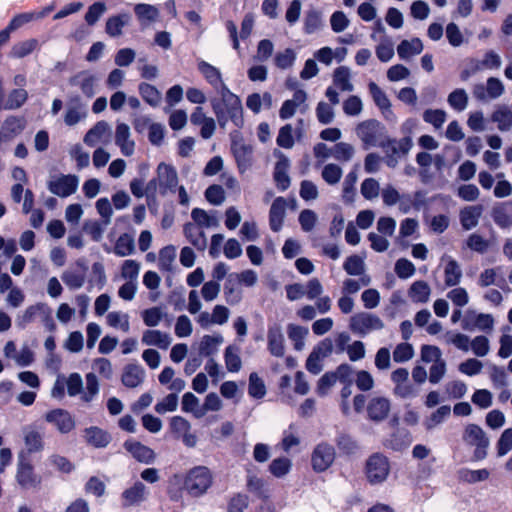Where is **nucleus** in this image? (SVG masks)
<instances>
[{
	"instance_id": "1",
	"label": "nucleus",
	"mask_w": 512,
	"mask_h": 512,
	"mask_svg": "<svg viewBox=\"0 0 512 512\" xmlns=\"http://www.w3.org/2000/svg\"><path fill=\"white\" fill-rule=\"evenodd\" d=\"M212 108L219 125L225 128L228 122H232L240 128L244 124L243 107L238 96L225 89L221 91V100H213Z\"/></svg>"
},
{
	"instance_id": "2",
	"label": "nucleus",
	"mask_w": 512,
	"mask_h": 512,
	"mask_svg": "<svg viewBox=\"0 0 512 512\" xmlns=\"http://www.w3.org/2000/svg\"><path fill=\"white\" fill-rule=\"evenodd\" d=\"M93 372L86 375L85 392L82 401L89 403L99 393V381L96 374L104 379H110L113 375L112 363L106 358H97L92 363Z\"/></svg>"
},
{
	"instance_id": "3",
	"label": "nucleus",
	"mask_w": 512,
	"mask_h": 512,
	"mask_svg": "<svg viewBox=\"0 0 512 512\" xmlns=\"http://www.w3.org/2000/svg\"><path fill=\"white\" fill-rule=\"evenodd\" d=\"M156 174V177L147 184V192L158 190L162 196H165L175 191L178 185V174L173 166L162 162L158 165Z\"/></svg>"
},
{
	"instance_id": "4",
	"label": "nucleus",
	"mask_w": 512,
	"mask_h": 512,
	"mask_svg": "<svg viewBox=\"0 0 512 512\" xmlns=\"http://www.w3.org/2000/svg\"><path fill=\"white\" fill-rule=\"evenodd\" d=\"M15 480L22 490H37L42 484V477L35 472L33 464L22 454L18 455Z\"/></svg>"
},
{
	"instance_id": "5",
	"label": "nucleus",
	"mask_w": 512,
	"mask_h": 512,
	"mask_svg": "<svg viewBox=\"0 0 512 512\" xmlns=\"http://www.w3.org/2000/svg\"><path fill=\"white\" fill-rule=\"evenodd\" d=\"M390 462L381 453H374L368 457L365 463V475L371 485L385 482L390 474Z\"/></svg>"
},
{
	"instance_id": "6",
	"label": "nucleus",
	"mask_w": 512,
	"mask_h": 512,
	"mask_svg": "<svg viewBox=\"0 0 512 512\" xmlns=\"http://www.w3.org/2000/svg\"><path fill=\"white\" fill-rule=\"evenodd\" d=\"M212 484V475L208 468L199 466L189 471L184 487L193 497L203 495Z\"/></svg>"
},
{
	"instance_id": "7",
	"label": "nucleus",
	"mask_w": 512,
	"mask_h": 512,
	"mask_svg": "<svg viewBox=\"0 0 512 512\" xmlns=\"http://www.w3.org/2000/svg\"><path fill=\"white\" fill-rule=\"evenodd\" d=\"M355 131L365 148L380 146L383 141L384 127L377 120L369 119L360 122Z\"/></svg>"
},
{
	"instance_id": "8",
	"label": "nucleus",
	"mask_w": 512,
	"mask_h": 512,
	"mask_svg": "<svg viewBox=\"0 0 512 512\" xmlns=\"http://www.w3.org/2000/svg\"><path fill=\"white\" fill-rule=\"evenodd\" d=\"M463 441L475 447L474 458L482 460L487 456V448L490 444L488 437L481 427L469 424L463 432Z\"/></svg>"
},
{
	"instance_id": "9",
	"label": "nucleus",
	"mask_w": 512,
	"mask_h": 512,
	"mask_svg": "<svg viewBox=\"0 0 512 512\" xmlns=\"http://www.w3.org/2000/svg\"><path fill=\"white\" fill-rule=\"evenodd\" d=\"M349 328L354 333L365 335L383 329L384 323L377 315L360 312L350 318Z\"/></svg>"
},
{
	"instance_id": "10",
	"label": "nucleus",
	"mask_w": 512,
	"mask_h": 512,
	"mask_svg": "<svg viewBox=\"0 0 512 512\" xmlns=\"http://www.w3.org/2000/svg\"><path fill=\"white\" fill-rule=\"evenodd\" d=\"M391 409L392 402L390 398L374 394L369 398L366 405L367 418L374 423L383 422L388 418Z\"/></svg>"
},
{
	"instance_id": "11",
	"label": "nucleus",
	"mask_w": 512,
	"mask_h": 512,
	"mask_svg": "<svg viewBox=\"0 0 512 512\" xmlns=\"http://www.w3.org/2000/svg\"><path fill=\"white\" fill-rule=\"evenodd\" d=\"M391 381L394 384L393 394L401 399H409L417 395V389L409 380V372L406 368H398L391 373Z\"/></svg>"
},
{
	"instance_id": "12",
	"label": "nucleus",
	"mask_w": 512,
	"mask_h": 512,
	"mask_svg": "<svg viewBox=\"0 0 512 512\" xmlns=\"http://www.w3.org/2000/svg\"><path fill=\"white\" fill-rule=\"evenodd\" d=\"M240 173H245L252 166L253 147L239 135L234 136L231 146Z\"/></svg>"
},
{
	"instance_id": "13",
	"label": "nucleus",
	"mask_w": 512,
	"mask_h": 512,
	"mask_svg": "<svg viewBox=\"0 0 512 512\" xmlns=\"http://www.w3.org/2000/svg\"><path fill=\"white\" fill-rule=\"evenodd\" d=\"M254 27V15L251 13H247L241 22V29L238 34V29L233 20H227L225 22V28L229 34V38L232 43V47L235 50H239L240 43L239 38L242 40H246L250 37L252 30Z\"/></svg>"
},
{
	"instance_id": "14",
	"label": "nucleus",
	"mask_w": 512,
	"mask_h": 512,
	"mask_svg": "<svg viewBox=\"0 0 512 512\" xmlns=\"http://www.w3.org/2000/svg\"><path fill=\"white\" fill-rule=\"evenodd\" d=\"M336 452L333 446L327 443L318 444L311 454V465L315 472L326 471L334 462Z\"/></svg>"
},
{
	"instance_id": "15",
	"label": "nucleus",
	"mask_w": 512,
	"mask_h": 512,
	"mask_svg": "<svg viewBox=\"0 0 512 512\" xmlns=\"http://www.w3.org/2000/svg\"><path fill=\"white\" fill-rule=\"evenodd\" d=\"M386 154V164L390 168L396 167L398 160L401 156L408 153L410 149V143L408 139H402L400 141L395 139H387L380 143Z\"/></svg>"
},
{
	"instance_id": "16",
	"label": "nucleus",
	"mask_w": 512,
	"mask_h": 512,
	"mask_svg": "<svg viewBox=\"0 0 512 512\" xmlns=\"http://www.w3.org/2000/svg\"><path fill=\"white\" fill-rule=\"evenodd\" d=\"M78 184V177L74 175H60L49 180L48 189L59 197H68L76 192Z\"/></svg>"
},
{
	"instance_id": "17",
	"label": "nucleus",
	"mask_w": 512,
	"mask_h": 512,
	"mask_svg": "<svg viewBox=\"0 0 512 512\" xmlns=\"http://www.w3.org/2000/svg\"><path fill=\"white\" fill-rule=\"evenodd\" d=\"M148 496L147 487L140 481L126 488L121 494V502L124 508L136 507L146 501Z\"/></svg>"
},
{
	"instance_id": "18",
	"label": "nucleus",
	"mask_w": 512,
	"mask_h": 512,
	"mask_svg": "<svg viewBox=\"0 0 512 512\" xmlns=\"http://www.w3.org/2000/svg\"><path fill=\"white\" fill-rule=\"evenodd\" d=\"M3 354L7 359H12L16 365L21 367L29 366L34 361V353L28 345H23L21 349L17 351L14 341H8L5 344Z\"/></svg>"
},
{
	"instance_id": "19",
	"label": "nucleus",
	"mask_w": 512,
	"mask_h": 512,
	"mask_svg": "<svg viewBox=\"0 0 512 512\" xmlns=\"http://www.w3.org/2000/svg\"><path fill=\"white\" fill-rule=\"evenodd\" d=\"M44 418L62 434H67L75 428L74 418L68 411L63 409L51 410L45 414Z\"/></svg>"
},
{
	"instance_id": "20",
	"label": "nucleus",
	"mask_w": 512,
	"mask_h": 512,
	"mask_svg": "<svg viewBox=\"0 0 512 512\" xmlns=\"http://www.w3.org/2000/svg\"><path fill=\"white\" fill-rule=\"evenodd\" d=\"M504 93V85L494 77L487 80L486 87L483 84L474 86L473 95L480 101H487L499 98Z\"/></svg>"
},
{
	"instance_id": "21",
	"label": "nucleus",
	"mask_w": 512,
	"mask_h": 512,
	"mask_svg": "<svg viewBox=\"0 0 512 512\" xmlns=\"http://www.w3.org/2000/svg\"><path fill=\"white\" fill-rule=\"evenodd\" d=\"M83 439L88 446L104 449L111 443L112 436L103 428L90 426L83 430Z\"/></svg>"
},
{
	"instance_id": "22",
	"label": "nucleus",
	"mask_w": 512,
	"mask_h": 512,
	"mask_svg": "<svg viewBox=\"0 0 512 512\" xmlns=\"http://www.w3.org/2000/svg\"><path fill=\"white\" fill-rule=\"evenodd\" d=\"M332 347L331 340L322 341L308 356L306 369L312 374H319L322 371L321 360L331 353Z\"/></svg>"
},
{
	"instance_id": "23",
	"label": "nucleus",
	"mask_w": 512,
	"mask_h": 512,
	"mask_svg": "<svg viewBox=\"0 0 512 512\" xmlns=\"http://www.w3.org/2000/svg\"><path fill=\"white\" fill-rule=\"evenodd\" d=\"M268 350L275 357H283L285 354V339L282 327L279 324H273L267 332Z\"/></svg>"
},
{
	"instance_id": "24",
	"label": "nucleus",
	"mask_w": 512,
	"mask_h": 512,
	"mask_svg": "<svg viewBox=\"0 0 512 512\" xmlns=\"http://www.w3.org/2000/svg\"><path fill=\"white\" fill-rule=\"evenodd\" d=\"M115 143L120 148L121 153L129 157L135 151V142L131 138L130 127L125 123H118L115 130Z\"/></svg>"
},
{
	"instance_id": "25",
	"label": "nucleus",
	"mask_w": 512,
	"mask_h": 512,
	"mask_svg": "<svg viewBox=\"0 0 512 512\" xmlns=\"http://www.w3.org/2000/svg\"><path fill=\"white\" fill-rule=\"evenodd\" d=\"M141 341L147 346H156L166 350L172 343V337L169 333L156 329H149L143 332Z\"/></svg>"
},
{
	"instance_id": "26",
	"label": "nucleus",
	"mask_w": 512,
	"mask_h": 512,
	"mask_svg": "<svg viewBox=\"0 0 512 512\" xmlns=\"http://www.w3.org/2000/svg\"><path fill=\"white\" fill-rule=\"evenodd\" d=\"M441 261L445 262L444 282L446 286L453 287L460 283L462 270L459 263L448 255H443Z\"/></svg>"
},
{
	"instance_id": "27",
	"label": "nucleus",
	"mask_w": 512,
	"mask_h": 512,
	"mask_svg": "<svg viewBox=\"0 0 512 512\" xmlns=\"http://www.w3.org/2000/svg\"><path fill=\"white\" fill-rule=\"evenodd\" d=\"M484 208L482 205L465 206L459 212L460 223L464 230H471L475 228L483 214Z\"/></svg>"
},
{
	"instance_id": "28",
	"label": "nucleus",
	"mask_w": 512,
	"mask_h": 512,
	"mask_svg": "<svg viewBox=\"0 0 512 512\" xmlns=\"http://www.w3.org/2000/svg\"><path fill=\"white\" fill-rule=\"evenodd\" d=\"M23 440L28 453H38L44 449L43 433L35 427L23 429Z\"/></svg>"
},
{
	"instance_id": "29",
	"label": "nucleus",
	"mask_w": 512,
	"mask_h": 512,
	"mask_svg": "<svg viewBox=\"0 0 512 512\" xmlns=\"http://www.w3.org/2000/svg\"><path fill=\"white\" fill-rule=\"evenodd\" d=\"M41 48L40 42L36 38L22 40L13 44L9 51V57L12 59H22L31 55Z\"/></svg>"
},
{
	"instance_id": "30",
	"label": "nucleus",
	"mask_w": 512,
	"mask_h": 512,
	"mask_svg": "<svg viewBox=\"0 0 512 512\" xmlns=\"http://www.w3.org/2000/svg\"><path fill=\"white\" fill-rule=\"evenodd\" d=\"M124 448L139 462L151 463L155 459L154 451L135 440H128L124 443Z\"/></svg>"
},
{
	"instance_id": "31",
	"label": "nucleus",
	"mask_w": 512,
	"mask_h": 512,
	"mask_svg": "<svg viewBox=\"0 0 512 512\" xmlns=\"http://www.w3.org/2000/svg\"><path fill=\"white\" fill-rule=\"evenodd\" d=\"M287 202L283 197L276 198L269 211V223L273 231L278 232L282 225L286 214Z\"/></svg>"
},
{
	"instance_id": "32",
	"label": "nucleus",
	"mask_w": 512,
	"mask_h": 512,
	"mask_svg": "<svg viewBox=\"0 0 512 512\" xmlns=\"http://www.w3.org/2000/svg\"><path fill=\"white\" fill-rule=\"evenodd\" d=\"M110 132V125L106 121H99L91 129L88 130L83 138V141L88 146L93 147L97 143L104 141L106 137H109Z\"/></svg>"
},
{
	"instance_id": "33",
	"label": "nucleus",
	"mask_w": 512,
	"mask_h": 512,
	"mask_svg": "<svg viewBox=\"0 0 512 512\" xmlns=\"http://www.w3.org/2000/svg\"><path fill=\"white\" fill-rule=\"evenodd\" d=\"M141 126L149 129L148 138L153 145H160L164 139L165 129L160 123H152L149 118L143 117L135 122V128L140 130Z\"/></svg>"
},
{
	"instance_id": "34",
	"label": "nucleus",
	"mask_w": 512,
	"mask_h": 512,
	"mask_svg": "<svg viewBox=\"0 0 512 512\" xmlns=\"http://www.w3.org/2000/svg\"><path fill=\"white\" fill-rule=\"evenodd\" d=\"M423 50L422 41L415 37L411 40H402L397 46V53L400 59L409 60L420 54Z\"/></svg>"
},
{
	"instance_id": "35",
	"label": "nucleus",
	"mask_w": 512,
	"mask_h": 512,
	"mask_svg": "<svg viewBox=\"0 0 512 512\" xmlns=\"http://www.w3.org/2000/svg\"><path fill=\"white\" fill-rule=\"evenodd\" d=\"M431 288L429 284L423 280L415 281L408 290V296L414 303H426L429 301Z\"/></svg>"
},
{
	"instance_id": "36",
	"label": "nucleus",
	"mask_w": 512,
	"mask_h": 512,
	"mask_svg": "<svg viewBox=\"0 0 512 512\" xmlns=\"http://www.w3.org/2000/svg\"><path fill=\"white\" fill-rule=\"evenodd\" d=\"M144 370L136 364H129L125 367L122 375V383L129 387L135 388L143 382Z\"/></svg>"
},
{
	"instance_id": "37",
	"label": "nucleus",
	"mask_w": 512,
	"mask_h": 512,
	"mask_svg": "<svg viewBox=\"0 0 512 512\" xmlns=\"http://www.w3.org/2000/svg\"><path fill=\"white\" fill-rule=\"evenodd\" d=\"M491 120L497 124L501 132H507L512 129V111L506 106L497 107L491 114Z\"/></svg>"
},
{
	"instance_id": "38",
	"label": "nucleus",
	"mask_w": 512,
	"mask_h": 512,
	"mask_svg": "<svg viewBox=\"0 0 512 512\" xmlns=\"http://www.w3.org/2000/svg\"><path fill=\"white\" fill-rule=\"evenodd\" d=\"M246 106L253 113L258 114L262 108L269 109L272 107V96L268 92L263 94L252 93L246 99Z\"/></svg>"
},
{
	"instance_id": "39",
	"label": "nucleus",
	"mask_w": 512,
	"mask_h": 512,
	"mask_svg": "<svg viewBox=\"0 0 512 512\" xmlns=\"http://www.w3.org/2000/svg\"><path fill=\"white\" fill-rule=\"evenodd\" d=\"M130 15L127 13L113 15L106 21L105 31L111 37H118L122 34L123 28L128 25Z\"/></svg>"
},
{
	"instance_id": "40",
	"label": "nucleus",
	"mask_w": 512,
	"mask_h": 512,
	"mask_svg": "<svg viewBox=\"0 0 512 512\" xmlns=\"http://www.w3.org/2000/svg\"><path fill=\"white\" fill-rule=\"evenodd\" d=\"M184 234L189 242L199 250H204L207 246V239L204 232L195 224L187 223L184 225Z\"/></svg>"
},
{
	"instance_id": "41",
	"label": "nucleus",
	"mask_w": 512,
	"mask_h": 512,
	"mask_svg": "<svg viewBox=\"0 0 512 512\" xmlns=\"http://www.w3.org/2000/svg\"><path fill=\"white\" fill-rule=\"evenodd\" d=\"M224 338L221 334L204 335L199 344V351L205 356L215 354L219 346L223 343Z\"/></svg>"
},
{
	"instance_id": "42",
	"label": "nucleus",
	"mask_w": 512,
	"mask_h": 512,
	"mask_svg": "<svg viewBox=\"0 0 512 512\" xmlns=\"http://www.w3.org/2000/svg\"><path fill=\"white\" fill-rule=\"evenodd\" d=\"M369 91L373 97L376 105L382 110V112L388 117V115L392 114L391 111V103L387 98L386 94L380 89V87L374 83H369Z\"/></svg>"
},
{
	"instance_id": "43",
	"label": "nucleus",
	"mask_w": 512,
	"mask_h": 512,
	"mask_svg": "<svg viewBox=\"0 0 512 512\" xmlns=\"http://www.w3.org/2000/svg\"><path fill=\"white\" fill-rule=\"evenodd\" d=\"M301 443L300 434L297 428L290 426L283 432V437L278 446L286 453H289L293 448L299 446Z\"/></svg>"
},
{
	"instance_id": "44",
	"label": "nucleus",
	"mask_w": 512,
	"mask_h": 512,
	"mask_svg": "<svg viewBox=\"0 0 512 512\" xmlns=\"http://www.w3.org/2000/svg\"><path fill=\"white\" fill-rule=\"evenodd\" d=\"M135 251L134 238L124 233L119 236L114 246V253L119 257H125L133 254Z\"/></svg>"
},
{
	"instance_id": "45",
	"label": "nucleus",
	"mask_w": 512,
	"mask_h": 512,
	"mask_svg": "<svg viewBox=\"0 0 512 512\" xmlns=\"http://www.w3.org/2000/svg\"><path fill=\"white\" fill-rule=\"evenodd\" d=\"M182 410L187 413H192L196 418L203 417V405L200 404L199 399L191 392H187L183 395Z\"/></svg>"
},
{
	"instance_id": "46",
	"label": "nucleus",
	"mask_w": 512,
	"mask_h": 512,
	"mask_svg": "<svg viewBox=\"0 0 512 512\" xmlns=\"http://www.w3.org/2000/svg\"><path fill=\"white\" fill-rule=\"evenodd\" d=\"M201 73L206 80L221 94V91L228 89L221 77L220 71L215 66H200Z\"/></svg>"
},
{
	"instance_id": "47",
	"label": "nucleus",
	"mask_w": 512,
	"mask_h": 512,
	"mask_svg": "<svg viewBox=\"0 0 512 512\" xmlns=\"http://www.w3.org/2000/svg\"><path fill=\"white\" fill-rule=\"evenodd\" d=\"M334 87L341 91L350 92L353 90V84L350 81V72L346 67H339L333 74Z\"/></svg>"
},
{
	"instance_id": "48",
	"label": "nucleus",
	"mask_w": 512,
	"mask_h": 512,
	"mask_svg": "<svg viewBox=\"0 0 512 512\" xmlns=\"http://www.w3.org/2000/svg\"><path fill=\"white\" fill-rule=\"evenodd\" d=\"M226 368L230 372H238L242 367V361L240 358V348L230 345L226 348L225 354Z\"/></svg>"
},
{
	"instance_id": "49",
	"label": "nucleus",
	"mask_w": 512,
	"mask_h": 512,
	"mask_svg": "<svg viewBox=\"0 0 512 512\" xmlns=\"http://www.w3.org/2000/svg\"><path fill=\"white\" fill-rule=\"evenodd\" d=\"M451 408L448 405L440 406L424 421V426L427 430H433L450 415Z\"/></svg>"
},
{
	"instance_id": "50",
	"label": "nucleus",
	"mask_w": 512,
	"mask_h": 512,
	"mask_svg": "<svg viewBox=\"0 0 512 512\" xmlns=\"http://www.w3.org/2000/svg\"><path fill=\"white\" fill-rule=\"evenodd\" d=\"M87 116V111L85 107L81 104L71 105L69 106L64 114V122L68 126H74L78 124L80 121L85 119Z\"/></svg>"
},
{
	"instance_id": "51",
	"label": "nucleus",
	"mask_w": 512,
	"mask_h": 512,
	"mask_svg": "<svg viewBox=\"0 0 512 512\" xmlns=\"http://www.w3.org/2000/svg\"><path fill=\"white\" fill-rule=\"evenodd\" d=\"M355 155V147L347 142H339L332 149V156L340 162H349Z\"/></svg>"
},
{
	"instance_id": "52",
	"label": "nucleus",
	"mask_w": 512,
	"mask_h": 512,
	"mask_svg": "<svg viewBox=\"0 0 512 512\" xmlns=\"http://www.w3.org/2000/svg\"><path fill=\"white\" fill-rule=\"evenodd\" d=\"M107 324L115 329H120L123 332H128L130 329L129 316L120 311H113L108 313Z\"/></svg>"
},
{
	"instance_id": "53",
	"label": "nucleus",
	"mask_w": 512,
	"mask_h": 512,
	"mask_svg": "<svg viewBox=\"0 0 512 512\" xmlns=\"http://www.w3.org/2000/svg\"><path fill=\"white\" fill-rule=\"evenodd\" d=\"M291 468L292 461L286 457L275 458L269 465L270 473L277 478L286 476L290 472Z\"/></svg>"
},
{
	"instance_id": "54",
	"label": "nucleus",
	"mask_w": 512,
	"mask_h": 512,
	"mask_svg": "<svg viewBox=\"0 0 512 512\" xmlns=\"http://www.w3.org/2000/svg\"><path fill=\"white\" fill-rule=\"evenodd\" d=\"M134 12L137 18L142 22H154L159 16V11L155 6L145 3L135 5Z\"/></svg>"
},
{
	"instance_id": "55",
	"label": "nucleus",
	"mask_w": 512,
	"mask_h": 512,
	"mask_svg": "<svg viewBox=\"0 0 512 512\" xmlns=\"http://www.w3.org/2000/svg\"><path fill=\"white\" fill-rule=\"evenodd\" d=\"M25 127V121L17 117H9L5 120L2 129L7 139H12L20 134Z\"/></svg>"
},
{
	"instance_id": "56",
	"label": "nucleus",
	"mask_w": 512,
	"mask_h": 512,
	"mask_svg": "<svg viewBox=\"0 0 512 512\" xmlns=\"http://www.w3.org/2000/svg\"><path fill=\"white\" fill-rule=\"evenodd\" d=\"M342 175V168L334 163H329L325 165L321 172L323 180L329 185H336L337 183H339Z\"/></svg>"
},
{
	"instance_id": "57",
	"label": "nucleus",
	"mask_w": 512,
	"mask_h": 512,
	"mask_svg": "<svg viewBox=\"0 0 512 512\" xmlns=\"http://www.w3.org/2000/svg\"><path fill=\"white\" fill-rule=\"evenodd\" d=\"M247 488L259 497H268L269 489L266 481L256 475L248 476Z\"/></svg>"
},
{
	"instance_id": "58",
	"label": "nucleus",
	"mask_w": 512,
	"mask_h": 512,
	"mask_svg": "<svg viewBox=\"0 0 512 512\" xmlns=\"http://www.w3.org/2000/svg\"><path fill=\"white\" fill-rule=\"evenodd\" d=\"M343 268L349 275L360 276L365 271V263L360 256L352 255L345 260Z\"/></svg>"
},
{
	"instance_id": "59",
	"label": "nucleus",
	"mask_w": 512,
	"mask_h": 512,
	"mask_svg": "<svg viewBox=\"0 0 512 512\" xmlns=\"http://www.w3.org/2000/svg\"><path fill=\"white\" fill-rule=\"evenodd\" d=\"M248 393L251 397L261 399L266 394V386L264 381L253 372L249 376Z\"/></svg>"
},
{
	"instance_id": "60",
	"label": "nucleus",
	"mask_w": 512,
	"mask_h": 512,
	"mask_svg": "<svg viewBox=\"0 0 512 512\" xmlns=\"http://www.w3.org/2000/svg\"><path fill=\"white\" fill-rule=\"evenodd\" d=\"M64 382L67 388L68 395L71 397L83 395V380L80 374L71 373L67 378L64 377Z\"/></svg>"
},
{
	"instance_id": "61",
	"label": "nucleus",
	"mask_w": 512,
	"mask_h": 512,
	"mask_svg": "<svg viewBox=\"0 0 512 512\" xmlns=\"http://www.w3.org/2000/svg\"><path fill=\"white\" fill-rule=\"evenodd\" d=\"M444 338L447 344L454 345L461 351L467 352L469 350L470 338L463 333L449 331Z\"/></svg>"
},
{
	"instance_id": "62",
	"label": "nucleus",
	"mask_w": 512,
	"mask_h": 512,
	"mask_svg": "<svg viewBox=\"0 0 512 512\" xmlns=\"http://www.w3.org/2000/svg\"><path fill=\"white\" fill-rule=\"evenodd\" d=\"M467 248L477 253L483 254L490 248V242L478 233H472L466 240Z\"/></svg>"
},
{
	"instance_id": "63",
	"label": "nucleus",
	"mask_w": 512,
	"mask_h": 512,
	"mask_svg": "<svg viewBox=\"0 0 512 512\" xmlns=\"http://www.w3.org/2000/svg\"><path fill=\"white\" fill-rule=\"evenodd\" d=\"M139 91L142 98L151 106L156 107L161 102V94L154 87L149 84L143 83L139 86Z\"/></svg>"
},
{
	"instance_id": "64",
	"label": "nucleus",
	"mask_w": 512,
	"mask_h": 512,
	"mask_svg": "<svg viewBox=\"0 0 512 512\" xmlns=\"http://www.w3.org/2000/svg\"><path fill=\"white\" fill-rule=\"evenodd\" d=\"M492 218L501 228H509L512 226V217L507 213L504 204H499L493 208Z\"/></svg>"
}]
</instances>
